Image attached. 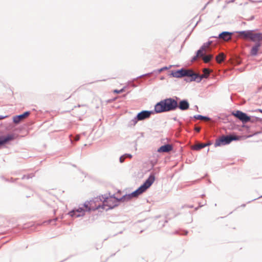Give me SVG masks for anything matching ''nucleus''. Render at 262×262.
Returning <instances> with one entry per match:
<instances>
[{
	"label": "nucleus",
	"instance_id": "1",
	"mask_svg": "<svg viewBox=\"0 0 262 262\" xmlns=\"http://www.w3.org/2000/svg\"><path fill=\"white\" fill-rule=\"evenodd\" d=\"M240 35H243L246 39L254 42V45L251 47L250 54L252 56H256L260 47L262 45V32H255L254 30H248L237 32Z\"/></svg>",
	"mask_w": 262,
	"mask_h": 262
},
{
	"label": "nucleus",
	"instance_id": "2",
	"mask_svg": "<svg viewBox=\"0 0 262 262\" xmlns=\"http://www.w3.org/2000/svg\"><path fill=\"white\" fill-rule=\"evenodd\" d=\"M179 100L180 98L177 96L161 100L155 105L154 112L156 114H160L174 111L177 110V101Z\"/></svg>",
	"mask_w": 262,
	"mask_h": 262
},
{
	"label": "nucleus",
	"instance_id": "3",
	"mask_svg": "<svg viewBox=\"0 0 262 262\" xmlns=\"http://www.w3.org/2000/svg\"><path fill=\"white\" fill-rule=\"evenodd\" d=\"M155 180V173L151 172L148 178L136 190L134 191L137 197L145 192L154 183Z\"/></svg>",
	"mask_w": 262,
	"mask_h": 262
},
{
	"label": "nucleus",
	"instance_id": "4",
	"mask_svg": "<svg viewBox=\"0 0 262 262\" xmlns=\"http://www.w3.org/2000/svg\"><path fill=\"white\" fill-rule=\"evenodd\" d=\"M231 114L242 122L243 127L247 129L249 128V127L245 124L246 123L248 122L250 120V116L248 115L247 113L240 110H234L231 112Z\"/></svg>",
	"mask_w": 262,
	"mask_h": 262
},
{
	"label": "nucleus",
	"instance_id": "5",
	"mask_svg": "<svg viewBox=\"0 0 262 262\" xmlns=\"http://www.w3.org/2000/svg\"><path fill=\"white\" fill-rule=\"evenodd\" d=\"M239 137L237 136H223L216 140L214 144L215 147L229 144L233 141H237Z\"/></svg>",
	"mask_w": 262,
	"mask_h": 262
},
{
	"label": "nucleus",
	"instance_id": "6",
	"mask_svg": "<svg viewBox=\"0 0 262 262\" xmlns=\"http://www.w3.org/2000/svg\"><path fill=\"white\" fill-rule=\"evenodd\" d=\"M187 74L186 75V77L184 79V80L187 82H190L192 81H195L198 83L200 82L202 80L206 77V76L205 75H199L198 74L193 73L190 70H187Z\"/></svg>",
	"mask_w": 262,
	"mask_h": 262
},
{
	"label": "nucleus",
	"instance_id": "7",
	"mask_svg": "<svg viewBox=\"0 0 262 262\" xmlns=\"http://www.w3.org/2000/svg\"><path fill=\"white\" fill-rule=\"evenodd\" d=\"M99 199L100 201H102L103 203H105L106 205L107 208L106 209V210L107 211L110 209H112L115 207L118 206L120 202L119 199L113 200L112 199H104L102 198H99Z\"/></svg>",
	"mask_w": 262,
	"mask_h": 262
},
{
	"label": "nucleus",
	"instance_id": "8",
	"mask_svg": "<svg viewBox=\"0 0 262 262\" xmlns=\"http://www.w3.org/2000/svg\"><path fill=\"white\" fill-rule=\"evenodd\" d=\"M156 114L154 110H143L138 113L136 115V118L140 121L149 118L152 114Z\"/></svg>",
	"mask_w": 262,
	"mask_h": 262
},
{
	"label": "nucleus",
	"instance_id": "9",
	"mask_svg": "<svg viewBox=\"0 0 262 262\" xmlns=\"http://www.w3.org/2000/svg\"><path fill=\"white\" fill-rule=\"evenodd\" d=\"M86 211L83 207H79L77 209H73L68 214L72 217H78L84 216Z\"/></svg>",
	"mask_w": 262,
	"mask_h": 262
},
{
	"label": "nucleus",
	"instance_id": "10",
	"mask_svg": "<svg viewBox=\"0 0 262 262\" xmlns=\"http://www.w3.org/2000/svg\"><path fill=\"white\" fill-rule=\"evenodd\" d=\"M187 70L184 68H181L177 70H172L171 71L170 76L175 78H182L186 77L187 74Z\"/></svg>",
	"mask_w": 262,
	"mask_h": 262
},
{
	"label": "nucleus",
	"instance_id": "11",
	"mask_svg": "<svg viewBox=\"0 0 262 262\" xmlns=\"http://www.w3.org/2000/svg\"><path fill=\"white\" fill-rule=\"evenodd\" d=\"M189 107V103L187 99L179 100L177 101V109L179 108L182 111L188 110Z\"/></svg>",
	"mask_w": 262,
	"mask_h": 262
},
{
	"label": "nucleus",
	"instance_id": "12",
	"mask_svg": "<svg viewBox=\"0 0 262 262\" xmlns=\"http://www.w3.org/2000/svg\"><path fill=\"white\" fill-rule=\"evenodd\" d=\"M1 137L4 146L6 144H8L11 141L14 140L16 138V136L13 133L7 134L6 135H1Z\"/></svg>",
	"mask_w": 262,
	"mask_h": 262
},
{
	"label": "nucleus",
	"instance_id": "13",
	"mask_svg": "<svg viewBox=\"0 0 262 262\" xmlns=\"http://www.w3.org/2000/svg\"><path fill=\"white\" fill-rule=\"evenodd\" d=\"M30 114L31 112L30 111H26L21 114L15 115L13 117V122L15 124H18L23 118L28 117Z\"/></svg>",
	"mask_w": 262,
	"mask_h": 262
},
{
	"label": "nucleus",
	"instance_id": "14",
	"mask_svg": "<svg viewBox=\"0 0 262 262\" xmlns=\"http://www.w3.org/2000/svg\"><path fill=\"white\" fill-rule=\"evenodd\" d=\"M233 34L232 32L228 31H223L220 33L217 37L212 36V37L219 38L224 39V40H228L231 39V35Z\"/></svg>",
	"mask_w": 262,
	"mask_h": 262
},
{
	"label": "nucleus",
	"instance_id": "15",
	"mask_svg": "<svg viewBox=\"0 0 262 262\" xmlns=\"http://www.w3.org/2000/svg\"><path fill=\"white\" fill-rule=\"evenodd\" d=\"M171 67V66H170L169 67L165 66V67H163V68H160L159 69L154 70L151 72L141 75L138 76L137 78H140V77H143L144 76L154 74H155L156 75H158V74H160V73H161L162 72L170 69Z\"/></svg>",
	"mask_w": 262,
	"mask_h": 262
},
{
	"label": "nucleus",
	"instance_id": "16",
	"mask_svg": "<svg viewBox=\"0 0 262 262\" xmlns=\"http://www.w3.org/2000/svg\"><path fill=\"white\" fill-rule=\"evenodd\" d=\"M173 149L172 146L170 144H165L161 146L157 150L159 152H167Z\"/></svg>",
	"mask_w": 262,
	"mask_h": 262
},
{
	"label": "nucleus",
	"instance_id": "17",
	"mask_svg": "<svg viewBox=\"0 0 262 262\" xmlns=\"http://www.w3.org/2000/svg\"><path fill=\"white\" fill-rule=\"evenodd\" d=\"M204 51L205 50H204V46H201L200 48V49L196 51L195 55L193 57H192L191 59V61L193 62L194 61L196 60V59L198 57H203V56L204 55Z\"/></svg>",
	"mask_w": 262,
	"mask_h": 262
},
{
	"label": "nucleus",
	"instance_id": "18",
	"mask_svg": "<svg viewBox=\"0 0 262 262\" xmlns=\"http://www.w3.org/2000/svg\"><path fill=\"white\" fill-rule=\"evenodd\" d=\"M94 201H92V200H91L90 201H86L84 204H83V208L84 207L85 208H84L86 211H92V210H95V209H94V207H91L89 205H91V203H93Z\"/></svg>",
	"mask_w": 262,
	"mask_h": 262
},
{
	"label": "nucleus",
	"instance_id": "19",
	"mask_svg": "<svg viewBox=\"0 0 262 262\" xmlns=\"http://www.w3.org/2000/svg\"><path fill=\"white\" fill-rule=\"evenodd\" d=\"M99 198H102V199H112L113 200V201L119 199L115 196V194L111 195L110 193H109L108 194H105L104 195H102L101 196H99Z\"/></svg>",
	"mask_w": 262,
	"mask_h": 262
},
{
	"label": "nucleus",
	"instance_id": "20",
	"mask_svg": "<svg viewBox=\"0 0 262 262\" xmlns=\"http://www.w3.org/2000/svg\"><path fill=\"white\" fill-rule=\"evenodd\" d=\"M190 118H193L195 119H199V120H203V119H206L208 120H210L211 118L207 116H203L202 115H195L193 117H190Z\"/></svg>",
	"mask_w": 262,
	"mask_h": 262
},
{
	"label": "nucleus",
	"instance_id": "21",
	"mask_svg": "<svg viewBox=\"0 0 262 262\" xmlns=\"http://www.w3.org/2000/svg\"><path fill=\"white\" fill-rule=\"evenodd\" d=\"M261 121H262V118H259L257 117L250 116V120L249 121V122H251V123H256V122H261Z\"/></svg>",
	"mask_w": 262,
	"mask_h": 262
},
{
	"label": "nucleus",
	"instance_id": "22",
	"mask_svg": "<svg viewBox=\"0 0 262 262\" xmlns=\"http://www.w3.org/2000/svg\"><path fill=\"white\" fill-rule=\"evenodd\" d=\"M130 195H129L128 194H124V195H123L122 197H121L120 198H119V200L120 201V202H125V201H129L130 200Z\"/></svg>",
	"mask_w": 262,
	"mask_h": 262
},
{
	"label": "nucleus",
	"instance_id": "23",
	"mask_svg": "<svg viewBox=\"0 0 262 262\" xmlns=\"http://www.w3.org/2000/svg\"><path fill=\"white\" fill-rule=\"evenodd\" d=\"M212 58V55L211 54L204 55L203 60L205 63L209 62Z\"/></svg>",
	"mask_w": 262,
	"mask_h": 262
},
{
	"label": "nucleus",
	"instance_id": "24",
	"mask_svg": "<svg viewBox=\"0 0 262 262\" xmlns=\"http://www.w3.org/2000/svg\"><path fill=\"white\" fill-rule=\"evenodd\" d=\"M70 140L72 143H74V142L79 141L80 138V135H77L74 136H70Z\"/></svg>",
	"mask_w": 262,
	"mask_h": 262
},
{
	"label": "nucleus",
	"instance_id": "25",
	"mask_svg": "<svg viewBox=\"0 0 262 262\" xmlns=\"http://www.w3.org/2000/svg\"><path fill=\"white\" fill-rule=\"evenodd\" d=\"M206 146H205L204 143H201L195 145L193 147V149L196 150H199L202 149L203 148H205Z\"/></svg>",
	"mask_w": 262,
	"mask_h": 262
},
{
	"label": "nucleus",
	"instance_id": "26",
	"mask_svg": "<svg viewBox=\"0 0 262 262\" xmlns=\"http://www.w3.org/2000/svg\"><path fill=\"white\" fill-rule=\"evenodd\" d=\"M228 116L221 115L220 116L218 117V118L219 120H223L224 122H225L226 121L228 120Z\"/></svg>",
	"mask_w": 262,
	"mask_h": 262
},
{
	"label": "nucleus",
	"instance_id": "27",
	"mask_svg": "<svg viewBox=\"0 0 262 262\" xmlns=\"http://www.w3.org/2000/svg\"><path fill=\"white\" fill-rule=\"evenodd\" d=\"M34 176V174L33 173H30V174H25L23 176V177L21 178V179L24 180V179H29L30 178H32V177H33Z\"/></svg>",
	"mask_w": 262,
	"mask_h": 262
},
{
	"label": "nucleus",
	"instance_id": "28",
	"mask_svg": "<svg viewBox=\"0 0 262 262\" xmlns=\"http://www.w3.org/2000/svg\"><path fill=\"white\" fill-rule=\"evenodd\" d=\"M140 121V120H137V119L136 118V116L134 119L131 120L129 122L130 125L135 126L137 123L138 121Z\"/></svg>",
	"mask_w": 262,
	"mask_h": 262
},
{
	"label": "nucleus",
	"instance_id": "29",
	"mask_svg": "<svg viewBox=\"0 0 262 262\" xmlns=\"http://www.w3.org/2000/svg\"><path fill=\"white\" fill-rule=\"evenodd\" d=\"M106 207H107L106 205H105V203H103L102 205H99L96 207L94 208V209H95V210H97V209H99L100 208L106 210V208H105Z\"/></svg>",
	"mask_w": 262,
	"mask_h": 262
},
{
	"label": "nucleus",
	"instance_id": "30",
	"mask_svg": "<svg viewBox=\"0 0 262 262\" xmlns=\"http://www.w3.org/2000/svg\"><path fill=\"white\" fill-rule=\"evenodd\" d=\"M203 72H204V74L203 75H205L206 76V77H205V78H207L208 76H209V73H210V71L208 69H204V70H203Z\"/></svg>",
	"mask_w": 262,
	"mask_h": 262
},
{
	"label": "nucleus",
	"instance_id": "31",
	"mask_svg": "<svg viewBox=\"0 0 262 262\" xmlns=\"http://www.w3.org/2000/svg\"><path fill=\"white\" fill-rule=\"evenodd\" d=\"M125 87H123V88H122L121 89H120V90H115L114 91V92L115 93H117V94H119V93H122L125 90Z\"/></svg>",
	"mask_w": 262,
	"mask_h": 262
},
{
	"label": "nucleus",
	"instance_id": "32",
	"mask_svg": "<svg viewBox=\"0 0 262 262\" xmlns=\"http://www.w3.org/2000/svg\"><path fill=\"white\" fill-rule=\"evenodd\" d=\"M58 220V217H55L53 219H51V220H49L48 221H47V222L48 223V224H50L52 222H56Z\"/></svg>",
	"mask_w": 262,
	"mask_h": 262
},
{
	"label": "nucleus",
	"instance_id": "33",
	"mask_svg": "<svg viewBox=\"0 0 262 262\" xmlns=\"http://www.w3.org/2000/svg\"><path fill=\"white\" fill-rule=\"evenodd\" d=\"M125 158H124V155L121 156L119 158V161L120 163H123L124 161V159Z\"/></svg>",
	"mask_w": 262,
	"mask_h": 262
},
{
	"label": "nucleus",
	"instance_id": "34",
	"mask_svg": "<svg viewBox=\"0 0 262 262\" xmlns=\"http://www.w3.org/2000/svg\"><path fill=\"white\" fill-rule=\"evenodd\" d=\"M124 155V158H125L130 159L132 158V155L129 154H125Z\"/></svg>",
	"mask_w": 262,
	"mask_h": 262
},
{
	"label": "nucleus",
	"instance_id": "35",
	"mask_svg": "<svg viewBox=\"0 0 262 262\" xmlns=\"http://www.w3.org/2000/svg\"><path fill=\"white\" fill-rule=\"evenodd\" d=\"M128 194L130 195V199H133V198H137L134 192H132L130 193H128Z\"/></svg>",
	"mask_w": 262,
	"mask_h": 262
},
{
	"label": "nucleus",
	"instance_id": "36",
	"mask_svg": "<svg viewBox=\"0 0 262 262\" xmlns=\"http://www.w3.org/2000/svg\"><path fill=\"white\" fill-rule=\"evenodd\" d=\"M201 127H195L194 130L196 133H199L201 131Z\"/></svg>",
	"mask_w": 262,
	"mask_h": 262
},
{
	"label": "nucleus",
	"instance_id": "37",
	"mask_svg": "<svg viewBox=\"0 0 262 262\" xmlns=\"http://www.w3.org/2000/svg\"><path fill=\"white\" fill-rule=\"evenodd\" d=\"M189 219L187 221V223H191L193 220L192 215L190 214H189Z\"/></svg>",
	"mask_w": 262,
	"mask_h": 262
},
{
	"label": "nucleus",
	"instance_id": "38",
	"mask_svg": "<svg viewBox=\"0 0 262 262\" xmlns=\"http://www.w3.org/2000/svg\"><path fill=\"white\" fill-rule=\"evenodd\" d=\"M209 46V43L208 42L203 43L202 46H204V50H205L206 48Z\"/></svg>",
	"mask_w": 262,
	"mask_h": 262
},
{
	"label": "nucleus",
	"instance_id": "39",
	"mask_svg": "<svg viewBox=\"0 0 262 262\" xmlns=\"http://www.w3.org/2000/svg\"><path fill=\"white\" fill-rule=\"evenodd\" d=\"M204 144H205V146L206 147H207V146H209L212 145V142L210 141H209V142H207L206 143H204Z\"/></svg>",
	"mask_w": 262,
	"mask_h": 262
},
{
	"label": "nucleus",
	"instance_id": "40",
	"mask_svg": "<svg viewBox=\"0 0 262 262\" xmlns=\"http://www.w3.org/2000/svg\"><path fill=\"white\" fill-rule=\"evenodd\" d=\"M184 207H187V208H192L193 207V205H185V206L182 207V208H184Z\"/></svg>",
	"mask_w": 262,
	"mask_h": 262
},
{
	"label": "nucleus",
	"instance_id": "41",
	"mask_svg": "<svg viewBox=\"0 0 262 262\" xmlns=\"http://www.w3.org/2000/svg\"><path fill=\"white\" fill-rule=\"evenodd\" d=\"M7 117H8V116L0 115V120L5 119V118H7Z\"/></svg>",
	"mask_w": 262,
	"mask_h": 262
},
{
	"label": "nucleus",
	"instance_id": "42",
	"mask_svg": "<svg viewBox=\"0 0 262 262\" xmlns=\"http://www.w3.org/2000/svg\"><path fill=\"white\" fill-rule=\"evenodd\" d=\"M254 112H259L262 113V109L258 108V109L255 110L254 111Z\"/></svg>",
	"mask_w": 262,
	"mask_h": 262
},
{
	"label": "nucleus",
	"instance_id": "43",
	"mask_svg": "<svg viewBox=\"0 0 262 262\" xmlns=\"http://www.w3.org/2000/svg\"><path fill=\"white\" fill-rule=\"evenodd\" d=\"M203 206V205H200L199 207H196V208H195V210H198V208H199V207H202V206Z\"/></svg>",
	"mask_w": 262,
	"mask_h": 262
},
{
	"label": "nucleus",
	"instance_id": "44",
	"mask_svg": "<svg viewBox=\"0 0 262 262\" xmlns=\"http://www.w3.org/2000/svg\"><path fill=\"white\" fill-rule=\"evenodd\" d=\"M134 143H135V146L136 147L137 145V141H134ZM136 150H137V147H136Z\"/></svg>",
	"mask_w": 262,
	"mask_h": 262
},
{
	"label": "nucleus",
	"instance_id": "45",
	"mask_svg": "<svg viewBox=\"0 0 262 262\" xmlns=\"http://www.w3.org/2000/svg\"><path fill=\"white\" fill-rule=\"evenodd\" d=\"M254 16H252L249 19L250 20H252L254 19Z\"/></svg>",
	"mask_w": 262,
	"mask_h": 262
},
{
	"label": "nucleus",
	"instance_id": "46",
	"mask_svg": "<svg viewBox=\"0 0 262 262\" xmlns=\"http://www.w3.org/2000/svg\"><path fill=\"white\" fill-rule=\"evenodd\" d=\"M184 235H187V234H188V231H186V230H185V231H184Z\"/></svg>",
	"mask_w": 262,
	"mask_h": 262
},
{
	"label": "nucleus",
	"instance_id": "47",
	"mask_svg": "<svg viewBox=\"0 0 262 262\" xmlns=\"http://www.w3.org/2000/svg\"><path fill=\"white\" fill-rule=\"evenodd\" d=\"M207 42H208L209 45H210L212 43V41H210V40L208 41Z\"/></svg>",
	"mask_w": 262,
	"mask_h": 262
},
{
	"label": "nucleus",
	"instance_id": "48",
	"mask_svg": "<svg viewBox=\"0 0 262 262\" xmlns=\"http://www.w3.org/2000/svg\"><path fill=\"white\" fill-rule=\"evenodd\" d=\"M246 206V204H243L241 205L242 207H244Z\"/></svg>",
	"mask_w": 262,
	"mask_h": 262
},
{
	"label": "nucleus",
	"instance_id": "49",
	"mask_svg": "<svg viewBox=\"0 0 262 262\" xmlns=\"http://www.w3.org/2000/svg\"><path fill=\"white\" fill-rule=\"evenodd\" d=\"M195 108H196L197 110H198V107L197 105H195Z\"/></svg>",
	"mask_w": 262,
	"mask_h": 262
},
{
	"label": "nucleus",
	"instance_id": "50",
	"mask_svg": "<svg viewBox=\"0 0 262 262\" xmlns=\"http://www.w3.org/2000/svg\"><path fill=\"white\" fill-rule=\"evenodd\" d=\"M204 196H205V194H202V195H201V197H202V198H203Z\"/></svg>",
	"mask_w": 262,
	"mask_h": 262
},
{
	"label": "nucleus",
	"instance_id": "51",
	"mask_svg": "<svg viewBox=\"0 0 262 262\" xmlns=\"http://www.w3.org/2000/svg\"><path fill=\"white\" fill-rule=\"evenodd\" d=\"M72 166H73V167H76V165H75V164H73V165H72Z\"/></svg>",
	"mask_w": 262,
	"mask_h": 262
},
{
	"label": "nucleus",
	"instance_id": "52",
	"mask_svg": "<svg viewBox=\"0 0 262 262\" xmlns=\"http://www.w3.org/2000/svg\"><path fill=\"white\" fill-rule=\"evenodd\" d=\"M223 60H224V58H223L221 60H220V62H221Z\"/></svg>",
	"mask_w": 262,
	"mask_h": 262
},
{
	"label": "nucleus",
	"instance_id": "53",
	"mask_svg": "<svg viewBox=\"0 0 262 262\" xmlns=\"http://www.w3.org/2000/svg\"><path fill=\"white\" fill-rule=\"evenodd\" d=\"M207 5V4H206V5L205 6V7L203 8V9H205V7H206V6Z\"/></svg>",
	"mask_w": 262,
	"mask_h": 262
},
{
	"label": "nucleus",
	"instance_id": "54",
	"mask_svg": "<svg viewBox=\"0 0 262 262\" xmlns=\"http://www.w3.org/2000/svg\"><path fill=\"white\" fill-rule=\"evenodd\" d=\"M173 119H174V120H177V118L175 117V118H173Z\"/></svg>",
	"mask_w": 262,
	"mask_h": 262
},
{
	"label": "nucleus",
	"instance_id": "55",
	"mask_svg": "<svg viewBox=\"0 0 262 262\" xmlns=\"http://www.w3.org/2000/svg\"><path fill=\"white\" fill-rule=\"evenodd\" d=\"M115 255V253H114L113 254L111 255V256H113V255Z\"/></svg>",
	"mask_w": 262,
	"mask_h": 262
},
{
	"label": "nucleus",
	"instance_id": "56",
	"mask_svg": "<svg viewBox=\"0 0 262 262\" xmlns=\"http://www.w3.org/2000/svg\"><path fill=\"white\" fill-rule=\"evenodd\" d=\"M115 255V253H114L113 254L111 255V256H113V255Z\"/></svg>",
	"mask_w": 262,
	"mask_h": 262
},
{
	"label": "nucleus",
	"instance_id": "57",
	"mask_svg": "<svg viewBox=\"0 0 262 262\" xmlns=\"http://www.w3.org/2000/svg\"><path fill=\"white\" fill-rule=\"evenodd\" d=\"M115 255V253H114L113 254L111 255V256H113V255Z\"/></svg>",
	"mask_w": 262,
	"mask_h": 262
},
{
	"label": "nucleus",
	"instance_id": "58",
	"mask_svg": "<svg viewBox=\"0 0 262 262\" xmlns=\"http://www.w3.org/2000/svg\"><path fill=\"white\" fill-rule=\"evenodd\" d=\"M115 255V253H114L113 254L111 255V256H113V255Z\"/></svg>",
	"mask_w": 262,
	"mask_h": 262
},
{
	"label": "nucleus",
	"instance_id": "59",
	"mask_svg": "<svg viewBox=\"0 0 262 262\" xmlns=\"http://www.w3.org/2000/svg\"><path fill=\"white\" fill-rule=\"evenodd\" d=\"M55 212H56V210H54V213L55 214Z\"/></svg>",
	"mask_w": 262,
	"mask_h": 262
},
{
	"label": "nucleus",
	"instance_id": "60",
	"mask_svg": "<svg viewBox=\"0 0 262 262\" xmlns=\"http://www.w3.org/2000/svg\"><path fill=\"white\" fill-rule=\"evenodd\" d=\"M80 105H78V107H80Z\"/></svg>",
	"mask_w": 262,
	"mask_h": 262
},
{
	"label": "nucleus",
	"instance_id": "61",
	"mask_svg": "<svg viewBox=\"0 0 262 262\" xmlns=\"http://www.w3.org/2000/svg\"><path fill=\"white\" fill-rule=\"evenodd\" d=\"M256 199H254L252 201H254Z\"/></svg>",
	"mask_w": 262,
	"mask_h": 262
}]
</instances>
